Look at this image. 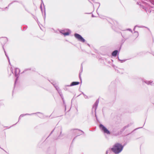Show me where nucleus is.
Instances as JSON below:
<instances>
[{"mask_svg": "<svg viewBox=\"0 0 154 154\" xmlns=\"http://www.w3.org/2000/svg\"><path fill=\"white\" fill-rule=\"evenodd\" d=\"M124 146H122L119 143H116L113 146L112 148L109 149L106 151V154L109 153L111 154L112 152L116 154H118L122 152Z\"/></svg>", "mask_w": 154, "mask_h": 154, "instance_id": "nucleus-1", "label": "nucleus"}, {"mask_svg": "<svg viewBox=\"0 0 154 154\" xmlns=\"http://www.w3.org/2000/svg\"><path fill=\"white\" fill-rule=\"evenodd\" d=\"M99 128L104 133L107 134L109 135L110 134V131L108 130L107 128L105 127L103 125L100 124L99 125Z\"/></svg>", "mask_w": 154, "mask_h": 154, "instance_id": "nucleus-2", "label": "nucleus"}, {"mask_svg": "<svg viewBox=\"0 0 154 154\" xmlns=\"http://www.w3.org/2000/svg\"><path fill=\"white\" fill-rule=\"evenodd\" d=\"M74 36L79 41L82 42H85V40L79 34L75 33L74 34Z\"/></svg>", "mask_w": 154, "mask_h": 154, "instance_id": "nucleus-3", "label": "nucleus"}, {"mask_svg": "<svg viewBox=\"0 0 154 154\" xmlns=\"http://www.w3.org/2000/svg\"><path fill=\"white\" fill-rule=\"evenodd\" d=\"M20 72V70L18 68H15V76L16 77V79L15 80V84L16 83V82L18 80V79L19 77V74Z\"/></svg>", "mask_w": 154, "mask_h": 154, "instance_id": "nucleus-4", "label": "nucleus"}, {"mask_svg": "<svg viewBox=\"0 0 154 154\" xmlns=\"http://www.w3.org/2000/svg\"><path fill=\"white\" fill-rule=\"evenodd\" d=\"M122 37L124 38L125 40L129 38L130 36V35L129 33L126 31H125L122 34Z\"/></svg>", "mask_w": 154, "mask_h": 154, "instance_id": "nucleus-5", "label": "nucleus"}, {"mask_svg": "<svg viewBox=\"0 0 154 154\" xmlns=\"http://www.w3.org/2000/svg\"><path fill=\"white\" fill-rule=\"evenodd\" d=\"M74 131H75V133H77V136H77H79L80 135L82 134V133H84V132L80 130H78V129H74Z\"/></svg>", "mask_w": 154, "mask_h": 154, "instance_id": "nucleus-6", "label": "nucleus"}, {"mask_svg": "<svg viewBox=\"0 0 154 154\" xmlns=\"http://www.w3.org/2000/svg\"><path fill=\"white\" fill-rule=\"evenodd\" d=\"M79 82H72L70 85H66V86H68V87H70V86H72L74 85H79Z\"/></svg>", "mask_w": 154, "mask_h": 154, "instance_id": "nucleus-7", "label": "nucleus"}, {"mask_svg": "<svg viewBox=\"0 0 154 154\" xmlns=\"http://www.w3.org/2000/svg\"><path fill=\"white\" fill-rule=\"evenodd\" d=\"M99 102V100L98 99L95 102V103L93 105V109H94L95 111H96V110L97 108V106Z\"/></svg>", "mask_w": 154, "mask_h": 154, "instance_id": "nucleus-8", "label": "nucleus"}, {"mask_svg": "<svg viewBox=\"0 0 154 154\" xmlns=\"http://www.w3.org/2000/svg\"><path fill=\"white\" fill-rule=\"evenodd\" d=\"M36 113H41L40 112H37L36 113H31V114L27 113V114H21L20 115V117H23L26 115H32L33 114H35Z\"/></svg>", "mask_w": 154, "mask_h": 154, "instance_id": "nucleus-9", "label": "nucleus"}, {"mask_svg": "<svg viewBox=\"0 0 154 154\" xmlns=\"http://www.w3.org/2000/svg\"><path fill=\"white\" fill-rule=\"evenodd\" d=\"M118 51L117 50H115L113 51L112 54V55L114 57H116L118 53Z\"/></svg>", "mask_w": 154, "mask_h": 154, "instance_id": "nucleus-10", "label": "nucleus"}, {"mask_svg": "<svg viewBox=\"0 0 154 154\" xmlns=\"http://www.w3.org/2000/svg\"><path fill=\"white\" fill-rule=\"evenodd\" d=\"M53 85L58 92H59L61 91V90L59 88L58 86L56 84H53Z\"/></svg>", "mask_w": 154, "mask_h": 154, "instance_id": "nucleus-11", "label": "nucleus"}, {"mask_svg": "<svg viewBox=\"0 0 154 154\" xmlns=\"http://www.w3.org/2000/svg\"><path fill=\"white\" fill-rule=\"evenodd\" d=\"M43 4V5H44V7H45V6H44V3H43V2L42 1V2L41 4V5H40V9L42 11V4ZM44 8H45V18H44L45 19V15H46V13H45V7H44Z\"/></svg>", "mask_w": 154, "mask_h": 154, "instance_id": "nucleus-12", "label": "nucleus"}, {"mask_svg": "<svg viewBox=\"0 0 154 154\" xmlns=\"http://www.w3.org/2000/svg\"><path fill=\"white\" fill-rule=\"evenodd\" d=\"M58 93H59L60 95V96L61 98H62L63 103H64V100H63V95L62 94L61 91H60V92H58Z\"/></svg>", "mask_w": 154, "mask_h": 154, "instance_id": "nucleus-13", "label": "nucleus"}, {"mask_svg": "<svg viewBox=\"0 0 154 154\" xmlns=\"http://www.w3.org/2000/svg\"><path fill=\"white\" fill-rule=\"evenodd\" d=\"M144 82L148 85H151V84L152 83V82L151 81H144Z\"/></svg>", "mask_w": 154, "mask_h": 154, "instance_id": "nucleus-14", "label": "nucleus"}, {"mask_svg": "<svg viewBox=\"0 0 154 154\" xmlns=\"http://www.w3.org/2000/svg\"><path fill=\"white\" fill-rule=\"evenodd\" d=\"M3 49L4 50V52H5V55L6 57H7V58L8 59V60L9 63L10 64V60H9V58L8 57V56L7 55V54H6V52L5 49L3 47Z\"/></svg>", "mask_w": 154, "mask_h": 154, "instance_id": "nucleus-15", "label": "nucleus"}, {"mask_svg": "<svg viewBox=\"0 0 154 154\" xmlns=\"http://www.w3.org/2000/svg\"><path fill=\"white\" fill-rule=\"evenodd\" d=\"M2 41H3L5 42V43L7 42L8 41V39L6 37L2 38Z\"/></svg>", "mask_w": 154, "mask_h": 154, "instance_id": "nucleus-16", "label": "nucleus"}, {"mask_svg": "<svg viewBox=\"0 0 154 154\" xmlns=\"http://www.w3.org/2000/svg\"><path fill=\"white\" fill-rule=\"evenodd\" d=\"M132 124L131 123H130V124H129L128 125H127L126 126H125V127H124V129H126V128H128V127H129Z\"/></svg>", "mask_w": 154, "mask_h": 154, "instance_id": "nucleus-17", "label": "nucleus"}, {"mask_svg": "<svg viewBox=\"0 0 154 154\" xmlns=\"http://www.w3.org/2000/svg\"><path fill=\"white\" fill-rule=\"evenodd\" d=\"M70 33L69 32H66L64 33V34H63V35L65 36H67L69 35Z\"/></svg>", "mask_w": 154, "mask_h": 154, "instance_id": "nucleus-18", "label": "nucleus"}, {"mask_svg": "<svg viewBox=\"0 0 154 154\" xmlns=\"http://www.w3.org/2000/svg\"><path fill=\"white\" fill-rule=\"evenodd\" d=\"M118 60L119 61H121V63H122V62H125L126 60H121L119 58V57H118Z\"/></svg>", "mask_w": 154, "mask_h": 154, "instance_id": "nucleus-19", "label": "nucleus"}, {"mask_svg": "<svg viewBox=\"0 0 154 154\" xmlns=\"http://www.w3.org/2000/svg\"><path fill=\"white\" fill-rule=\"evenodd\" d=\"M64 30H61L60 31V33H61L63 35V34H64Z\"/></svg>", "mask_w": 154, "mask_h": 154, "instance_id": "nucleus-20", "label": "nucleus"}, {"mask_svg": "<svg viewBox=\"0 0 154 154\" xmlns=\"http://www.w3.org/2000/svg\"><path fill=\"white\" fill-rule=\"evenodd\" d=\"M126 30H129L130 31L131 33H132V30L131 29H127Z\"/></svg>", "mask_w": 154, "mask_h": 154, "instance_id": "nucleus-21", "label": "nucleus"}, {"mask_svg": "<svg viewBox=\"0 0 154 154\" xmlns=\"http://www.w3.org/2000/svg\"><path fill=\"white\" fill-rule=\"evenodd\" d=\"M82 69H83V66H82V64H81V70H80V72H81L82 71Z\"/></svg>", "mask_w": 154, "mask_h": 154, "instance_id": "nucleus-22", "label": "nucleus"}, {"mask_svg": "<svg viewBox=\"0 0 154 154\" xmlns=\"http://www.w3.org/2000/svg\"><path fill=\"white\" fill-rule=\"evenodd\" d=\"M83 95H84V97H85V99H87V98H88V96H87V95H85V94H83Z\"/></svg>", "mask_w": 154, "mask_h": 154, "instance_id": "nucleus-23", "label": "nucleus"}, {"mask_svg": "<svg viewBox=\"0 0 154 154\" xmlns=\"http://www.w3.org/2000/svg\"><path fill=\"white\" fill-rule=\"evenodd\" d=\"M125 129H124V128L121 130V132L124 131Z\"/></svg>", "mask_w": 154, "mask_h": 154, "instance_id": "nucleus-24", "label": "nucleus"}, {"mask_svg": "<svg viewBox=\"0 0 154 154\" xmlns=\"http://www.w3.org/2000/svg\"><path fill=\"white\" fill-rule=\"evenodd\" d=\"M64 89L65 90H67V88H66V87H65L64 88Z\"/></svg>", "mask_w": 154, "mask_h": 154, "instance_id": "nucleus-25", "label": "nucleus"}, {"mask_svg": "<svg viewBox=\"0 0 154 154\" xmlns=\"http://www.w3.org/2000/svg\"><path fill=\"white\" fill-rule=\"evenodd\" d=\"M79 77L80 78V80H81L82 79H81V78L80 73L79 74Z\"/></svg>", "mask_w": 154, "mask_h": 154, "instance_id": "nucleus-26", "label": "nucleus"}, {"mask_svg": "<svg viewBox=\"0 0 154 154\" xmlns=\"http://www.w3.org/2000/svg\"><path fill=\"white\" fill-rule=\"evenodd\" d=\"M136 27H138V26L137 25H136V26H135L134 28V30H135V28Z\"/></svg>", "mask_w": 154, "mask_h": 154, "instance_id": "nucleus-27", "label": "nucleus"}, {"mask_svg": "<svg viewBox=\"0 0 154 154\" xmlns=\"http://www.w3.org/2000/svg\"><path fill=\"white\" fill-rule=\"evenodd\" d=\"M27 70H28V69H25L23 71V72H25Z\"/></svg>", "mask_w": 154, "mask_h": 154, "instance_id": "nucleus-28", "label": "nucleus"}, {"mask_svg": "<svg viewBox=\"0 0 154 154\" xmlns=\"http://www.w3.org/2000/svg\"><path fill=\"white\" fill-rule=\"evenodd\" d=\"M137 5H140V3L139 2H137Z\"/></svg>", "mask_w": 154, "mask_h": 154, "instance_id": "nucleus-29", "label": "nucleus"}, {"mask_svg": "<svg viewBox=\"0 0 154 154\" xmlns=\"http://www.w3.org/2000/svg\"><path fill=\"white\" fill-rule=\"evenodd\" d=\"M13 2H12V3H11L10 4H9L8 5V6H9V5H10Z\"/></svg>", "mask_w": 154, "mask_h": 154, "instance_id": "nucleus-30", "label": "nucleus"}, {"mask_svg": "<svg viewBox=\"0 0 154 154\" xmlns=\"http://www.w3.org/2000/svg\"><path fill=\"white\" fill-rule=\"evenodd\" d=\"M20 117H20V116L19 117V120H18V122H19V120L20 119Z\"/></svg>", "mask_w": 154, "mask_h": 154, "instance_id": "nucleus-31", "label": "nucleus"}, {"mask_svg": "<svg viewBox=\"0 0 154 154\" xmlns=\"http://www.w3.org/2000/svg\"><path fill=\"white\" fill-rule=\"evenodd\" d=\"M54 130L52 131L51 132V133L50 134V135L52 133V132Z\"/></svg>", "mask_w": 154, "mask_h": 154, "instance_id": "nucleus-32", "label": "nucleus"}, {"mask_svg": "<svg viewBox=\"0 0 154 154\" xmlns=\"http://www.w3.org/2000/svg\"><path fill=\"white\" fill-rule=\"evenodd\" d=\"M135 32L137 33V34H138V32Z\"/></svg>", "mask_w": 154, "mask_h": 154, "instance_id": "nucleus-33", "label": "nucleus"}, {"mask_svg": "<svg viewBox=\"0 0 154 154\" xmlns=\"http://www.w3.org/2000/svg\"><path fill=\"white\" fill-rule=\"evenodd\" d=\"M152 54H153V55H154V53H153Z\"/></svg>", "mask_w": 154, "mask_h": 154, "instance_id": "nucleus-34", "label": "nucleus"}, {"mask_svg": "<svg viewBox=\"0 0 154 154\" xmlns=\"http://www.w3.org/2000/svg\"><path fill=\"white\" fill-rule=\"evenodd\" d=\"M17 2V1H14V2Z\"/></svg>", "mask_w": 154, "mask_h": 154, "instance_id": "nucleus-35", "label": "nucleus"}, {"mask_svg": "<svg viewBox=\"0 0 154 154\" xmlns=\"http://www.w3.org/2000/svg\"><path fill=\"white\" fill-rule=\"evenodd\" d=\"M98 4H99V6H100V4H99V3H98Z\"/></svg>", "mask_w": 154, "mask_h": 154, "instance_id": "nucleus-36", "label": "nucleus"}, {"mask_svg": "<svg viewBox=\"0 0 154 154\" xmlns=\"http://www.w3.org/2000/svg\"><path fill=\"white\" fill-rule=\"evenodd\" d=\"M75 138H74L73 139V140H74Z\"/></svg>", "mask_w": 154, "mask_h": 154, "instance_id": "nucleus-37", "label": "nucleus"}, {"mask_svg": "<svg viewBox=\"0 0 154 154\" xmlns=\"http://www.w3.org/2000/svg\"><path fill=\"white\" fill-rule=\"evenodd\" d=\"M88 45H89V46H90V45H89V44H88Z\"/></svg>", "mask_w": 154, "mask_h": 154, "instance_id": "nucleus-38", "label": "nucleus"}, {"mask_svg": "<svg viewBox=\"0 0 154 154\" xmlns=\"http://www.w3.org/2000/svg\"><path fill=\"white\" fill-rule=\"evenodd\" d=\"M13 73V72H12V71H11Z\"/></svg>", "mask_w": 154, "mask_h": 154, "instance_id": "nucleus-39", "label": "nucleus"}, {"mask_svg": "<svg viewBox=\"0 0 154 154\" xmlns=\"http://www.w3.org/2000/svg\"><path fill=\"white\" fill-rule=\"evenodd\" d=\"M13 73V72H12V71H11Z\"/></svg>", "mask_w": 154, "mask_h": 154, "instance_id": "nucleus-40", "label": "nucleus"}, {"mask_svg": "<svg viewBox=\"0 0 154 154\" xmlns=\"http://www.w3.org/2000/svg\"><path fill=\"white\" fill-rule=\"evenodd\" d=\"M13 73V72H12V71H11Z\"/></svg>", "mask_w": 154, "mask_h": 154, "instance_id": "nucleus-41", "label": "nucleus"}, {"mask_svg": "<svg viewBox=\"0 0 154 154\" xmlns=\"http://www.w3.org/2000/svg\"><path fill=\"white\" fill-rule=\"evenodd\" d=\"M92 16L93 17H94V15H92Z\"/></svg>", "mask_w": 154, "mask_h": 154, "instance_id": "nucleus-42", "label": "nucleus"}, {"mask_svg": "<svg viewBox=\"0 0 154 154\" xmlns=\"http://www.w3.org/2000/svg\"><path fill=\"white\" fill-rule=\"evenodd\" d=\"M61 131H60V134H61Z\"/></svg>", "mask_w": 154, "mask_h": 154, "instance_id": "nucleus-43", "label": "nucleus"}, {"mask_svg": "<svg viewBox=\"0 0 154 154\" xmlns=\"http://www.w3.org/2000/svg\"><path fill=\"white\" fill-rule=\"evenodd\" d=\"M142 127H141V128Z\"/></svg>", "mask_w": 154, "mask_h": 154, "instance_id": "nucleus-44", "label": "nucleus"}]
</instances>
